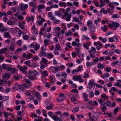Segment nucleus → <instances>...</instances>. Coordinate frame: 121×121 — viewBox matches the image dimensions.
Wrapping results in <instances>:
<instances>
[{
	"mask_svg": "<svg viewBox=\"0 0 121 121\" xmlns=\"http://www.w3.org/2000/svg\"><path fill=\"white\" fill-rule=\"evenodd\" d=\"M53 112L49 111L48 112V115L51 117L53 120L55 121H62V118L60 117H58L56 115H52Z\"/></svg>",
	"mask_w": 121,
	"mask_h": 121,
	"instance_id": "1",
	"label": "nucleus"
},
{
	"mask_svg": "<svg viewBox=\"0 0 121 121\" xmlns=\"http://www.w3.org/2000/svg\"><path fill=\"white\" fill-rule=\"evenodd\" d=\"M92 21H88L87 22V25L91 31L94 32L95 30V27L94 24H92Z\"/></svg>",
	"mask_w": 121,
	"mask_h": 121,
	"instance_id": "2",
	"label": "nucleus"
},
{
	"mask_svg": "<svg viewBox=\"0 0 121 121\" xmlns=\"http://www.w3.org/2000/svg\"><path fill=\"white\" fill-rule=\"evenodd\" d=\"M96 52V50L95 48L93 47H92L91 49L89 51V54L91 53L92 54H94Z\"/></svg>",
	"mask_w": 121,
	"mask_h": 121,
	"instance_id": "3",
	"label": "nucleus"
},
{
	"mask_svg": "<svg viewBox=\"0 0 121 121\" xmlns=\"http://www.w3.org/2000/svg\"><path fill=\"white\" fill-rule=\"evenodd\" d=\"M89 104H91V105L94 106H97L98 105L97 102L96 100H94L93 101H90L89 102Z\"/></svg>",
	"mask_w": 121,
	"mask_h": 121,
	"instance_id": "4",
	"label": "nucleus"
},
{
	"mask_svg": "<svg viewBox=\"0 0 121 121\" xmlns=\"http://www.w3.org/2000/svg\"><path fill=\"white\" fill-rule=\"evenodd\" d=\"M95 83L94 81H91V80H90L88 83L89 88L90 89H91V88H92L93 85L95 84Z\"/></svg>",
	"mask_w": 121,
	"mask_h": 121,
	"instance_id": "5",
	"label": "nucleus"
},
{
	"mask_svg": "<svg viewBox=\"0 0 121 121\" xmlns=\"http://www.w3.org/2000/svg\"><path fill=\"white\" fill-rule=\"evenodd\" d=\"M6 29L4 28V26L2 23H0V31L2 33L4 31L6 30Z\"/></svg>",
	"mask_w": 121,
	"mask_h": 121,
	"instance_id": "6",
	"label": "nucleus"
},
{
	"mask_svg": "<svg viewBox=\"0 0 121 121\" xmlns=\"http://www.w3.org/2000/svg\"><path fill=\"white\" fill-rule=\"evenodd\" d=\"M92 60L93 61L92 62L91 65L96 64L99 61V59L97 57H95L94 59H93Z\"/></svg>",
	"mask_w": 121,
	"mask_h": 121,
	"instance_id": "7",
	"label": "nucleus"
},
{
	"mask_svg": "<svg viewBox=\"0 0 121 121\" xmlns=\"http://www.w3.org/2000/svg\"><path fill=\"white\" fill-rule=\"evenodd\" d=\"M10 20L11 21L13 25H15L16 23L17 22L16 19L14 17H12L10 19Z\"/></svg>",
	"mask_w": 121,
	"mask_h": 121,
	"instance_id": "8",
	"label": "nucleus"
},
{
	"mask_svg": "<svg viewBox=\"0 0 121 121\" xmlns=\"http://www.w3.org/2000/svg\"><path fill=\"white\" fill-rule=\"evenodd\" d=\"M32 30H33L34 32V34H37L38 32V29H36L35 27V26L34 25L31 28Z\"/></svg>",
	"mask_w": 121,
	"mask_h": 121,
	"instance_id": "9",
	"label": "nucleus"
},
{
	"mask_svg": "<svg viewBox=\"0 0 121 121\" xmlns=\"http://www.w3.org/2000/svg\"><path fill=\"white\" fill-rule=\"evenodd\" d=\"M56 36H57L59 39H61L63 38V36L59 32H58L56 33Z\"/></svg>",
	"mask_w": 121,
	"mask_h": 121,
	"instance_id": "10",
	"label": "nucleus"
},
{
	"mask_svg": "<svg viewBox=\"0 0 121 121\" xmlns=\"http://www.w3.org/2000/svg\"><path fill=\"white\" fill-rule=\"evenodd\" d=\"M98 102L100 104L101 106H102L104 105L105 104V102L103 101L101 99H100L99 100Z\"/></svg>",
	"mask_w": 121,
	"mask_h": 121,
	"instance_id": "11",
	"label": "nucleus"
},
{
	"mask_svg": "<svg viewBox=\"0 0 121 121\" xmlns=\"http://www.w3.org/2000/svg\"><path fill=\"white\" fill-rule=\"evenodd\" d=\"M82 96L84 98V100L85 101H87L88 100V95L85 93H84L82 95Z\"/></svg>",
	"mask_w": 121,
	"mask_h": 121,
	"instance_id": "12",
	"label": "nucleus"
},
{
	"mask_svg": "<svg viewBox=\"0 0 121 121\" xmlns=\"http://www.w3.org/2000/svg\"><path fill=\"white\" fill-rule=\"evenodd\" d=\"M45 30V29L43 27L41 28L39 32V35H43V32Z\"/></svg>",
	"mask_w": 121,
	"mask_h": 121,
	"instance_id": "13",
	"label": "nucleus"
},
{
	"mask_svg": "<svg viewBox=\"0 0 121 121\" xmlns=\"http://www.w3.org/2000/svg\"><path fill=\"white\" fill-rule=\"evenodd\" d=\"M4 34V38H9L11 36L10 35L9 33L8 32H6Z\"/></svg>",
	"mask_w": 121,
	"mask_h": 121,
	"instance_id": "14",
	"label": "nucleus"
},
{
	"mask_svg": "<svg viewBox=\"0 0 121 121\" xmlns=\"http://www.w3.org/2000/svg\"><path fill=\"white\" fill-rule=\"evenodd\" d=\"M46 53L43 51H40L39 54V56H45L46 55Z\"/></svg>",
	"mask_w": 121,
	"mask_h": 121,
	"instance_id": "15",
	"label": "nucleus"
},
{
	"mask_svg": "<svg viewBox=\"0 0 121 121\" xmlns=\"http://www.w3.org/2000/svg\"><path fill=\"white\" fill-rule=\"evenodd\" d=\"M55 14L56 16H58L59 17H60L62 15V14L61 13V12L59 11H56Z\"/></svg>",
	"mask_w": 121,
	"mask_h": 121,
	"instance_id": "16",
	"label": "nucleus"
},
{
	"mask_svg": "<svg viewBox=\"0 0 121 121\" xmlns=\"http://www.w3.org/2000/svg\"><path fill=\"white\" fill-rule=\"evenodd\" d=\"M3 78H8L10 77V75L8 73H5L3 74L2 75Z\"/></svg>",
	"mask_w": 121,
	"mask_h": 121,
	"instance_id": "17",
	"label": "nucleus"
},
{
	"mask_svg": "<svg viewBox=\"0 0 121 121\" xmlns=\"http://www.w3.org/2000/svg\"><path fill=\"white\" fill-rule=\"evenodd\" d=\"M72 45L73 46H77L78 47H79L80 46V44L79 43H77L74 41H73L72 42Z\"/></svg>",
	"mask_w": 121,
	"mask_h": 121,
	"instance_id": "18",
	"label": "nucleus"
},
{
	"mask_svg": "<svg viewBox=\"0 0 121 121\" xmlns=\"http://www.w3.org/2000/svg\"><path fill=\"white\" fill-rule=\"evenodd\" d=\"M80 78V76L79 75H78L77 76H74L73 77V80L74 81H77Z\"/></svg>",
	"mask_w": 121,
	"mask_h": 121,
	"instance_id": "19",
	"label": "nucleus"
},
{
	"mask_svg": "<svg viewBox=\"0 0 121 121\" xmlns=\"http://www.w3.org/2000/svg\"><path fill=\"white\" fill-rule=\"evenodd\" d=\"M60 49L61 50V47L60 46V45L58 43H57L55 46V50H59Z\"/></svg>",
	"mask_w": 121,
	"mask_h": 121,
	"instance_id": "20",
	"label": "nucleus"
},
{
	"mask_svg": "<svg viewBox=\"0 0 121 121\" xmlns=\"http://www.w3.org/2000/svg\"><path fill=\"white\" fill-rule=\"evenodd\" d=\"M40 47V45L37 43H36L35 46L34 50L36 51L37 50L39 49Z\"/></svg>",
	"mask_w": 121,
	"mask_h": 121,
	"instance_id": "21",
	"label": "nucleus"
},
{
	"mask_svg": "<svg viewBox=\"0 0 121 121\" xmlns=\"http://www.w3.org/2000/svg\"><path fill=\"white\" fill-rule=\"evenodd\" d=\"M104 67V65L103 64H101L100 62H99L98 64L97 67L103 69Z\"/></svg>",
	"mask_w": 121,
	"mask_h": 121,
	"instance_id": "22",
	"label": "nucleus"
},
{
	"mask_svg": "<svg viewBox=\"0 0 121 121\" xmlns=\"http://www.w3.org/2000/svg\"><path fill=\"white\" fill-rule=\"evenodd\" d=\"M64 98L59 96L57 99V101L58 102H60L63 101L65 98V97Z\"/></svg>",
	"mask_w": 121,
	"mask_h": 121,
	"instance_id": "23",
	"label": "nucleus"
},
{
	"mask_svg": "<svg viewBox=\"0 0 121 121\" xmlns=\"http://www.w3.org/2000/svg\"><path fill=\"white\" fill-rule=\"evenodd\" d=\"M67 17L65 18V20H66L67 21H70V18L71 17V15L70 14H69L68 15Z\"/></svg>",
	"mask_w": 121,
	"mask_h": 121,
	"instance_id": "24",
	"label": "nucleus"
},
{
	"mask_svg": "<svg viewBox=\"0 0 121 121\" xmlns=\"http://www.w3.org/2000/svg\"><path fill=\"white\" fill-rule=\"evenodd\" d=\"M110 75L108 73H105L104 75L102 76L101 77L103 78L104 79L105 78L108 77Z\"/></svg>",
	"mask_w": 121,
	"mask_h": 121,
	"instance_id": "25",
	"label": "nucleus"
},
{
	"mask_svg": "<svg viewBox=\"0 0 121 121\" xmlns=\"http://www.w3.org/2000/svg\"><path fill=\"white\" fill-rule=\"evenodd\" d=\"M112 26L116 28H117L119 26V24L117 23L114 22L112 23Z\"/></svg>",
	"mask_w": 121,
	"mask_h": 121,
	"instance_id": "26",
	"label": "nucleus"
},
{
	"mask_svg": "<svg viewBox=\"0 0 121 121\" xmlns=\"http://www.w3.org/2000/svg\"><path fill=\"white\" fill-rule=\"evenodd\" d=\"M49 77L51 78V82L52 83H54L55 82V78L52 75L49 76Z\"/></svg>",
	"mask_w": 121,
	"mask_h": 121,
	"instance_id": "27",
	"label": "nucleus"
},
{
	"mask_svg": "<svg viewBox=\"0 0 121 121\" xmlns=\"http://www.w3.org/2000/svg\"><path fill=\"white\" fill-rule=\"evenodd\" d=\"M7 50V49L6 48H4L3 49H1L0 50V54H2L3 52L6 51Z\"/></svg>",
	"mask_w": 121,
	"mask_h": 121,
	"instance_id": "28",
	"label": "nucleus"
},
{
	"mask_svg": "<svg viewBox=\"0 0 121 121\" xmlns=\"http://www.w3.org/2000/svg\"><path fill=\"white\" fill-rule=\"evenodd\" d=\"M45 7V6L43 4H41L38 5V9L39 10L43 9H44Z\"/></svg>",
	"mask_w": 121,
	"mask_h": 121,
	"instance_id": "29",
	"label": "nucleus"
},
{
	"mask_svg": "<svg viewBox=\"0 0 121 121\" xmlns=\"http://www.w3.org/2000/svg\"><path fill=\"white\" fill-rule=\"evenodd\" d=\"M49 40L47 39H45L44 40V44H45V47H46L48 46Z\"/></svg>",
	"mask_w": 121,
	"mask_h": 121,
	"instance_id": "30",
	"label": "nucleus"
},
{
	"mask_svg": "<svg viewBox=\"0 0 121 121\" xmlns=\"http://www.w3.org/2000/svg\"><path fill=\"white\" fill-rule=\"evenodd\" d=\"M4 113L5 117V121L6 120H7L8 116L9 115V114L7 112H4Z\"/></svg>",
	"mask_w": 121,
	"mask_h": 121,
	"instance_id": "31",
	"label": "nucleus"
},
{
	"mask_svg": "<svg viewBox=\"0 0 121 121\" xmlns=\"http://www.w3.org/2000/svg\"><path fill=\"white\" fill-rule=\"evenodd\" d=\"M100 12L101 13H102V12H103L104 13V14H106L107 13V10H104V8H102L101 9Z\"/></svg>",
	"mask_w": 121,
	"mask_h": 121,
	"instance_id": "32",
	"label": "nucleus"
},
{
	"mask_svg": "<svg viewBox=\"0 0 121 121\" xmlns=\"http://www.w3.org/2000/svg\"><path fill=\"white\" fill-rule=\"evenodd\" d=\"M10 71L11 73H16L17 72L16 69L15 68H12Z\"/></svg>",
	"mask_w": 121,
	"mask_h": 121,
	"instance_id": "33",
	"label": "nucleus"
},
{
	"mask_svg": "<svg viewBox=\"0 0 121 121\" xmlns=\"http://www.w3.org/2000/svg\"><path fill=\"white\" fill-rule=\"evenodd\" d=\"M119 110V108L118 107H117L114 109V115H116L117 114V112Z\"/></svg>",
	"mask_w": 121,
	"mask_h": 121,
	"instance_id": "34",
	"label": "nucleus"
},
{
	"mask_svg": "<svg viewBox=\"0 0 121 121\" xmlns=\"http://www.w3.org/2000/svg\"><path fill=\"white\" fill-rule=\"evenodd\" d=\"M35 73L33 74V77H34L35 79H38V78L36 77L38 75V73L35 70Z\"/></svg>",
	"mask_w": 121,
	"mask_h": 121,
	"instance_id": "35",
	"label": "nucleus"
},
{
	"mask_svg": "<svg viewBox=\"0 0 121 121\" xmlns=\"http://www.w3.org/2000/svg\"><path fill=\"white\" fill-rule=\"evenodd\" d=\"M42 61L45 65H47L48 63V60L44 58H43L42 59Z\"/></svg>",
	"mask_w": 121,
	"mask_h": 121,
	"instance_id": "36",
	"label": "nucleus"
},
{
	"mask_svg": "<svg viewBox=\"0 0 121 121\" xmlns=\"http://www.w3.org/2000/svg\"><path fill=\"white\" fill-rule=\"evenodd\" d=\"M79 111V108L77 107L73 108L72 110V112L74 113L78 112Z\"/></svg>",
	"mask_w": 121,
	"mask_h": 121,
	"instance_id": "37",
	"label": "nucleus"
},
{
	"mask_svg": "<svg viewBox=\"0 0 121 121\" xmlns=\"http://www.w3.org/2000/svg\"><path fill=\"white\" fill-rule=\"evenodd\" d=\"M73 27L76 29L78 30L79 29V25L77 24H73Z\"/></svg>",
	"mask_w": 121,
	"mask_h": 121,
	"instance_id": "38",
	"label": "nucleus"
},
{
	"mask_svg": "<svg viewBox=\"0 0 121 121\" xmlns=\"http://www.w3.org/2000/svg\"><path fill=\"white\" fill-rule=\"evenodd\" d=\"M111 102L109 100H107L106 101L105 103L106 105L107 106L110 107L111 105Z\"/></svg>",
	"mask_w": 121,
	"mask_h": 121,
	"instance_id": "39",
	"label": "nucleus"
},
{
	"mask_svg": "<svg viewBox=\"0 0 121 121\" xmlns=\"http://www.w3.org/2000/svg\"><path fill=\"white\" fill-rule=\"evenodd\" d=\"M32 55V54L30 53H29L27 55H26V59L27 60L31 58Z\"/></svg>",
	"mask_w": 121,
	"mask_h": 121,
	"instance_id": "40",
	"label": "nucleus"
},
{
	"mask_svg": "<svg viewBox=\"0 0 121 121\" xmlns=\"http://www.w3.org/2000/svg\"><path fill=\"white\" fill-rule=\"evenodd\" d=\"M45 76H47L48 75V73L46 70H45L42 73Z\"/></svg>",
	"mask_w": 121,
	"mask_h": 121,
	"instance_id": "41",
	"label": "nucleus"
},
{
	"mask_svg": "<svg viewBox=\"0 0 121 121\" xmlns=\"http://www.w3.org/2000/svg\"><path fill=\"white\" fill-rule=\"evenodd\" d=\"M68 13L67 12H64V14L63 15V16L62 17V18L63 19H65V18H66V17L68 16Z\"/></svg>",
	"mask_w": 121,
	"mask_h": 121,
	"instance_id": "42",
	"label": "nucleus"
},
{
	"mask_svg": "<svg viewBox=\"0 0 121 121\" xmlns=\"http://www.w3.org/2000/svg\"><path fill=\"white\" fill-rule=\"evenodd\" d=\"M45 36L47 38H50L52 36V34L50 33H48L46 34Z\"/></svg>",
	"mask_w": 121,
	"mask_h": 121,
	"instance_id": "43",
	"label": "nucleus"
},
{
	"mask_svg": "<svg viewBox=\"0 0 121 121\" xmlns=\"http://www.w3.org/2000/svg\"><path fill=\"white\" fill-rule=\"evenodd\" d=\"M101 97L103 99H107L108 98V96H106V94H104L101 95Z\"/></svg>",
	"mask_w": 121,
	"mask_h": 121,
	"instance_id": "44",
	"label": "nucleus"
},
{
	"mask_svg": "<svg viewBox=\"0 0 121 121\" xmlns=\"http://www.w3.org/2000/svg\"><path fill=\"white\" fill-rule=\"evenodd\" d=\"M48 57L49 58H51L53 57V54L50 53H49L47 54Z\"/></svg>",
	"mask_w": 121,
	"mask_h": 121,
	"instance_id": "45",
	"label": "nucleus"
},
{
	"mask_svg": "<svg viewBox=\"0 0 121 121\" xmlns=\"http://www.w3.org/2000/svg\"><path fill=\"white\" fill-rule=\"evenodd\" d=\"M35 2H30L29 4L30 5L34 7H35Z\"/></svg>",
	"mask_w": 121,
	"mask_h": 121,
	"instance_id": "46",
	"label": "nucleus"
},
{
	"mask_svg": "<svg viewBox=\"0 0 121 121\" xmlns=\"http://www.w3.org/2000/svg\"><path fill=\"white\" fill-rule=\"evenodd\" d=\"M105 3L103 1H102L100 2V4L99 5V8H101L102 7L104 6L105 5Z\"/></svg>",
	"mask_w": 121,
	"mask_h": 121,
	"instance_id": "47",
	"label": "nucleus"
},
{
	"mask_svg": "<svg viewBox=\"0 0 121 121\" xmlns=\"http://www.w3.org/2000/svg\"><path fill=\"white\" fill-rule=\"evenodd\" d=\"M71 91L72 92L75 93L77 94H78V91L76 89L72 90H71Z\"/></svg>",
	"mask_w": 121,
	"mask_h": 121,
	"instance_id": "48",
	"label": "nucleus"
},
{
	"mask_svg": "<svg viewBox=\"0 0 121 121\" xmlns=\"http://www.w3.org/2000/svg\"><path fill=\"white\" fill-rule=\"evenodd\" d=\"M113 51H114L116 53L119 54L121 53L120 50L118 49L116 50L113 49Z\"/></svg>",
	"mask_w": 121,
	"mask_h": 121,
	"instance_id": "49",
	"label": "nucleus"
},
{
	"mask_svg": "<svg viewBox=\"0 0 121 121\" xmlns=\"http://www.w3.org/2000/svg\"><path fill=\"white\" fill-rule=\"evenodd\" d=\"M25 81L27 84H30V85H31L32 84L31 82L29 81L28 79H25Z\"/></svg>",
	"mask_w": 121,
	"mask_h": 121,
	"instance_id": "50",
	"label": "nucleus"
},
{
	"mask_svg": "<svg viewBox=\"0 0 121 121\" xmlns=\"http://www.w3.org/2000/svg\"><path fill=\"white\" fill-rule=\"evenodd\" d=\"M83 46L86 49L88 50L89 49V48L88 46V45L86 43H84L83 44Z\"/></svg>",
	"mask_w": 121,
	"mask_h": 121,
	"instance_id": "51",
	"label": "nucleus"
},
{
	"mask_svg": "<svg viewBox=\"0 0 121 121\" xmlns=\"http://www.w3.org/2000/svg\"><path fill=\"white\" fill-rule=\"evenodd\" d=\"M77 116L78 118V119H79L80 118H83L84 117V116L83 115L80 114H79V115H77Z\"/></svg>",
	"mask_w": 121,
	"mask_h": 121,
	"instance_id": "52",
	"label": "nucleus"
},
{
	"mask_svg": "<svg viewBox=\"0 0 121 121\" xmlns=\"http://www.w3.org/2000/svg\"><path fill=\"white\" fill-rule=\"evenodd\" d=\"M77 47L75 48V50L77 51L78 53H80V49L79 48Z\"/></svg>",
	"mask_w": 121,
	"mask_h": 121,
	"instance_id": "53",
	"label": "nucleus"
},
{
	"mask_svg": "<svg viewBox=\"0 0 121 121\" xmlns=\"http://www.w3.org/2000/svg\"><path fill=\"white\" fill-rule=\"evenodd\" d=\"M73 21L74 22H79V20L76 17H74L73 18Z\"/></svg>",
	"mask_w": 121,
	"mask_h": 121,
	"instance_id": "54",
	"label": "nucleus"
},
{
	"mask_svg": "<svg viewBox=\"0 0 121 121\" xmlns=\"http://www.w3.org/2000/svg\"><path fill=\"white\" fill-rule=\"evenodd\" d=\"M120 83L119 82H117L114 84V85L115 86H116L118 87H120L121 85L120 84Z\"/></svg>",
	"mask_w": 121,
	"mask_h": 121,
	"instance_id": "55",
	"label": "nucleus"
},
{
	"mask_svg": "<svg viewBox=\"0 0 121 121\" xmlns=\"http://www.w3.org/2000/svg\"><path fill=\"white\" fill-rule=\"evenodd\" d=\"M89 93L90 97H92L94 96V94L92 91H89Z\"/></svg>",
	"mask_w": 121,
	"mask_h": 121,
	"instance_id": "56",
	"label": "nucleus"
},
{
	"mask_svg": "<svg viewBox=\"0 0 121 121\" xmlns=\"http://www.w3.org/2000/svg\"><path fill=\"white\" fill-rule=\"evenodd\" d=\"M82 68V65L79 66H78V71H81V69Z\"/></svg>",
	"mask_w": 121,
	"mask_h": 121,
	"instance_id": "57",
	"label": "nucleus"
},
{
	"mask_svg": "<svg viewBox=\"0 0 121 121\" xmlns=\"http://www.w3.org/2000/svg\"><path fill=\"white\" fill-rule=\"evenodd\" d=\"M52 106L51 105L50 106H47L46 107V108L48 110H49L50 109H52Z\"/></svg>",
	"mask_w": 121,
	"mask_h": 121,
	"instance_id": "58",
	"label": "nucleus"
},
{
	"mask_svg": "<svg viewBox=\"0 0 121 121\" xmlns=\"http://www.w3.org/2000/svg\"><path fill=\"white\" fill-rule=\"evenodd\" d=\"M39 58V57L37 56H33V57L32 59L34 60H38V59Z\"/></svg>",
	"mask_w": 121,
	"mask_h": 121,
	"instance_id": "59",
	"label": "nucleus"
},
{
	"mask_svg": "<svg viewBox=\"0 0 121 121\" xmlns=\"http://www.w3.org/2000/svg\"><path fill=\"white\" fill-rule=\"evenodd\" d=\"M73 4L77 7L79 6V3L78 2H74L73 3Z\"/></svg>",
	"mask_w": 121,
	"mask_h": 121,
	"instance_id": "60",
	"label": "nucleus"
},
{
	"mask_svg": "<svg viewBox=\"0 0 121 121\" xmlns=\"http://www.w3.org/2000/svg\"><path fill=\"white\" fill-rule=\"evenodd\" d=\"M60 20H55L53 21L54 23L56 24H58L60 23Z\"/></svg>",
	"mask_w": 121,
	"mask_h": 121,
	"instance_id": "61",
	"label": "nucleus"
},
{
	"mask_svg": "<svg viewBox=\"0 0 121 121\" xmlns=\"http://www.w3.org/2000/svg\"><path fill=\"white\" fill-rule=\"evenodd\" d=\"M53 64L54 65H57L58 63V62L56 61L55 60V59H53Z\"/></svg>",
	"mask_w": 121,
	"mask_h": 121,
	"instance_id": "62",
	"label": "nucleus"
},
{
	"mask_svg": "<svg viewBox=\"0 0 121 121\" xmlns=\"http://www.w3.org/2000/svg\"><path fill=\"white\" fill-rule=\"evenodd\" d=\"M23 38L25 40L29 38V36L27 35H24L23 36Z\"/></svg>",
	"mask_w": 121,
	"mask_h": 121,
	"instance_id": "63",
	"label": "nucleus"
},
{
	"mask_svg": "<svg viewBox=\"0 0 121 121\" xmlns=\"http://www.w3.org/2000/svg\"><path fill=\"white\" fill-rule=\"evenodd\" d=\"M101 29L104 32H106L108 30L107 28H105L104 27H101Z\"/></svg>",
	"mask_w": 121,
	"mask_h": 121,
	"instance_id": "64",
	"label": "nucleus"
}]
</instances>
